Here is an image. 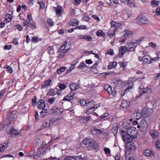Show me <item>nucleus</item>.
Segmentation results:
<instances>
[{"label":"nucleus","instance_id":"bf43d9fd","mask_svg":"<svg viewBox=\"0 0 160 160\" xmlns=\"http://www.w3.org/2000/svg\"><path fill=\"white\" fill-rule=\"evenodd\" d=\"M66 87V85L63 84H60L59 85V87L61 89H64Z\"/></svg>","mask_w":160,"mask_h":160},{"label":"nucleus","instance_id":"aec40b11","mask_svg":"<svg viewBox=\"0 0 160 160\" xmlns=\"http://www.w3.org/2000/svg\"><path fill=\"white\" fill-rule=\"evenodd\" d=\"M15 117L16 116L14 115L13 112H10L9 113L7 118V119L10 121L9 123H10L11 122L13 121Z\"/></svg>","mask_w":160,"mask_h":160},{"label":"nucleus","instance_id":"a18cd8bd","mask_svg":"<svg viewBox=\"0 0 160 160\" xmlns=\"http://www.w3.org/2000/svg\"><path fill=\"white\" fill-rule=\"evenodd\" d=\"M128 47L129 48L133 47H137V45H135L133 41L131 42H129L128 43Z\"/></svg>","mask_w":160,"mask_h":160},{"label":"nucleus","instance_id":"8fccbe9b","mask_svg":"<svg viewBox=\"0 0 160 160\" xmlns=\"http://www.w3.org/2000/svg\"><path fill=\"white\" fill-rule=\"evenodd\" d=\"M149 46L153 48H155L157 47V45L153 42H150L148 44Z\"/></svg>","mask_w":160,"mask_h":160},{"label":"nucleus","instance_id":"f3484780","mask_svg":"<svg viewBox=\"0 0 160 160\" xmlns=\"http://www.w3.org/2000/svg\"><path fill=\"white\" fill-rule=\"evenodd\" d=\"M143 155L147 157H152L154 155V153L152 151L149 149H146Z\"/></svg>","mask_w":160,"mask_h":160},{"label":"nucleus","instance_id":"4468645a","mask_svg":"<svg viewBox=\"0 0 160 160\" xmlns=\"http://www.w3.org/2000/svg\"><path fill=\"white\" fill-rule=\"evenodd\" d=\"M91 118L90 116L86 117H80L79 118V120L81 122L85 123L90 121Z\"/></svg>","mask_w":160,"mask_h":160},{"label":"nucleus","instance_id":"f704fd0d","mask_svg":"<svg viewBox=\"0 0 160 160\" xmlns=\"http://www.w3.org/2000/svg\"><path fill=\"white\" fill-rule=\"evenodd\" d=\"M52 112L57 113H62V112H61V111L60 110V109L58 108L57 107H54L53 108H52Z\"/></svg>","mask_w":160,"mask_h":160},{"label":"nucleus","instance_id":"680f3d73","mask_svg":"<svg viewBox=\"0 0 160 160\" xmlns=\"http://www.w3.org/2000/svg\"><path fill=\"white\" fill-rule=\"evenodd\" d=\"M156 13L157 15H160V7H157L156 11Z\"/></svg>","mask_w":160,"mask_h":160},{"label":"nucleus","instance_id":"864d4df0","mask_svg":"<svg viewBox=\"0 0 160 160\" xmlns=\"http://www.w3.org/2000/svg\"><path fill=\"white\" fill-rule=\"evenodd\" d=\"M39 3L40 5V8H41L43 9L44 8L45 4L42 1H39Z\"/></svg>","mask_w":160,"mask_h":160},{"label":"nucleus","instance_id":"c9c22d12","mask_svg":"<svg viewBox=\"0 0 160 160\" xmlns=\"http://www.w3.org/2000/svg\"><path fill=\"white\" fill-rule=\"evenodd\" d=\"M96 34L98 36H102L105 35L104 32L101 30H98L96 32Z\"/></svg>","mask_w":160,"mask_h":160},{"label":"nucleus","instance_id":"20e7f679","mask_svg":"<svg viewBox=\"0 0 160 160\" xmlns=\"http://www.w3.org/2000/svg\"><path fill=\"white\" fill-rule=\"evenodd\" d=\"M67 43V42L66 41H65L62 45L58 49V51L59 53L58 57L59 58H63L66 54L67 51L70 50L69 48L67 49V50L65 49Z\"/></svg>","mask_w":160,"mask_h":160},{"label":"nucleus","instance_id":"a19ab883","mask_svg":"<svg viewBox=\"0 0 160 160\" xmlns=\"http://www.w3.org/2000/svg\"><path fill=\"white\" fill-rule=\"evenodd\" d=\"M84 39L88 41H92V38L90 35H85Z\"/></svg>","mask_w":160,"mask_h":160},{"label":"nucleus","instance_id":"bb28decb","mask_svg":"<svg viewBox=\"0 0 160 160\" xmlns=\"http://www.w3.org/2000/svg\"><path fill=\"white\" fill-rule=\"evenodd\" d=\"M50 86V80L48 79L44 82V84H43L42 86V88H46L49 87Z\"/></svg>","mask_w":160,"mask_h":160},{"label":"nucleus","instance_id":"2eb2a0df","mask_svg":"<svg viewBox=\"0 0 160 160\" xmlns=\"http://www.w3.org/2000/svg\"><path fill=\"white\" fill-rule=\"evenodd\" d=\"M71 91L75 90L78 89L80 87L79 84L77 83H72L69 85Z\"/></svg>","mask_w":160,"mask_h":160},{"label":"nucleus","instance_id":"473e14b6","mask_svg":"<svg viewBox=\"0 0 160 160\" xmlns=\"http://www.w3.org/2000/svg\"><path fill=\"white\" fill-rule=\"evenodd\" d=\"M87 65L84 62H81L80 65L78 66V69H82L86 67Z\"/></svg>","mask_w":160,"mask_h":160},{"label":"nucleus","instance_id":"338daca9","mask_svg":"<svg viewBox=\"0 0 160 160\" xmlns=\"http://www.w3.org/2000/svg\"><path fill=\"white\" fill-rule=\"evenodd\" d=\"M92 17L93 18H94L95 20H97V21L99 22L100 21L99 18L96 15H92Z\"/></svg>","mask_w":160,"mask_h":160},{"label":"nucleus","instance_id":"603ef678","mask_svg":"<svg viewBox=\"0 0 160 160\" xmlns=\"http://www.w3.org/2000/svg\"><path fill=\"white\" fill-rule=\"evenodd\" d=\"M60 119H61L60 117L53 118L51 120V122H52V123H55L57 122V121Z\"/></svg>","mask_w":160,"mask_h":160},{"label":"nucleus","instance_id":"dca6fc26","mask_svg":"<svg viewBox=\"0 0 160 160\" xmlns=\"http://www.w3.org/2000/svg\"><path fill=\"white\" fill-rule=\"evenodd\" d=\"M6 131L8 133H10L13 134H17L18 133V132L12 127H9Z\"/></svg>","mask_w":160,"mask_h":160},{"label":"nucleus","instance_id":"3c124183","mask_svg":"<svg viewBox=\"0 0 160 160\" xmlns=\"http://www.w3.org/2000/svg\"><path fill=\"white\" fill-rule=\"evenodd\" d=\"M155 146L156 148L158 149H160V140H158L155 142Z\"/></svg>","mask_w":160,"mask_h":160},{"label":"nucleus","instance_id":"6e6552de","mask_svg":"<svg viewBox=\"0 0 160 160\" xmlns=\"http://www.w3.org/2000/svg\"><path fill=\"white\" fill-rule=\"evenodd\" d=\"M147 126V122L145 120L143 119L140 121V123L137 125V127L138 128H141L143 129L146 128Z\"/></svg>","mask_w":160,"mask_h":160},{"label":"nucleus","instance_id":"69168bd1","mask_svg":"<svg viewBox=\"0 0 160 160\" xmlns=\"http://www.w3.org/2000/svg\"><path fill=\"white\" fill-rule=\"evenodd\" d=\"M6 70L9 72V73H11L12 72V70L11 68L9 66H8Z\"/></svg>","mask_w":160,"mask_h":160},{"label":"nucleus","instance_id":"7c9ffc66","mask_svg":"<svg viewBox=\"0 0 160 160\" xmlns=\"http://www.w3.org/2000/svg\"><path fill=\"white\" fill-rule=\"evenodd\" d=\"M58 90L57 88H55L54 89H51V95L53 96L55 94L58 93V95L60 94V93L58 91Z\"/></svg>","mask_w":160,"mask_h":160},{"label":"nucleus","instance_id":"4d7b16f0","mask_svg":"<svg viewBox=\"0 0 160 160\" xmlns=\"http://www.w3.org/2000/svg\"><path fill=\"white\" fill-rule=\"evenodd\" d=\"M32 40L33 42H37L38 41V37L34 36L32 37Z\"/></svg>","mask_w":160,"mask_h":160},{"label":"nucleus","instance_id":"412c9836","mask_svg":"<svg viewBox=\"0 0 160 160\" xmlns=\"http://www.w3.org/2000/svg\"><path fill=\"white\" fill-rule=\"evenodd\" d=\"M127 84L128 85H129L130 86H129V87L128 88L126 89L124 91H123L121 93V95H122V96H123L124 95L125 93L127 91H128V90L130 89H131L132 88V86L133 84L132 82H128L127 83Z\"/></svg>","mask_w":160,"mask_h":160},{"label":"nucleus","instance_id":"9d476101","mask_svg":"<svg viewBox=\"0 0 160 160\" xmlns=\"http://www.w3.org/2000/svg\"><path fill=\"white\" fill-rule=\"evenodd\" d=\"M128 50V48L126 46H121L119 49V53L118 56L120 57H122L124 53Z\"/></svg>","mask_w":160,"mask_h":160},{"label":"nucleus","instance_id":"c85d7f7f","mask_svg":"<svg viewBox=\"0 0 160 160\" xmlns=\"http://www.w3.org/2000/svg\"><path fill=\"white\" fill-rule=\"evenodd\" d=\"M62 7L59 5L57 6V8L56 9V12L57 15H59L61 13Z\"/></svg>","mask_w":160,"mask_h":160},{"label":"nucleus","instance_id":"49530a36","mask_svg":"<svg viewBox=\"0 0 160 160\" xmlns=\"http://www.w3.org/2000/svg\"><path fill=\"white\" fill-rule=\"evenodd\" d=\"M78 102H79L83 106H87V102H85V100H78Z\"/></svg>","mask_w":160,"mask_h":160},{"label":"nucleus","instance_id":"5fc2aeb1","mask_svg":"<svg viewBox=\"0 0 160 160\" xmlns=\"http://www.w3.org/2000/svg\"><path fill=\"white\" fill-rule=\"evenodd\" d=\"M15 27L19 31H21L23 28L21 25L19 24H16Z\"/></svg>","mask_w":160,"mask_h":160},{"label":"nucleus","instance_id":"774afa93","mask_svg":"<svg viewBox=\"0 0 160 160\" xmlns=\"http://www.w3.org/2000/svg\"><path fill=\"white\" fill-rule=\"evenodd\" d=\"M59 137V135H56L55 136H53L51 138V142L54 140L56 139Z\"/></svg>","mask_w":160,"mask_h":160},{"label":"nucleus","instance_id":"ea45409f","mask_svg":"<svg viewBox=\"0 0 160 160\" xmlns=\"http://www.w3.org/2000/svg\"><path fill=\"white\" fill-rule=\"evenodd\" d=\"M159 1L155 0H152L151 1V4L152 7L157 6L159 4Z\"/></svg>","mask_w":160,"mask_h":160},{"label":"nucleus","instance_id":"72a5a7b5","mask_svg":"<svg viewBox=\"0 0 160 160\" xmlns=\"http://www.w3.org/2000/svg\"><path fill=\"white\" fill-rule=\"evenodd\" d=\"M66 68L65 67H60L57 70V73L58 74H60L62 72H64Z\"/></svg>","mask_w":160,"mask_h":160},{"label":"nucleus","instance_id":"58836bf2","mask_svg":"<svg viewBox=\"0 0 160 160\" xmlns=\"http://www.w3.org/2000/svg\"><path fill=\"white\" fill-rule=\"evenodd\" d=\"M95 106H94L92 108H90L88 109L86 112V113L87 114H89L91 113H92L94 111V109L95 108Z\"/></svg>","mask_w":160,"mask_h":160},{"label":"nucleus","instance_id":"7ed1b4c3","mask_svg":"<svg viewBox=\"0 0 160 160\" xmlns=\"http://www.w3.org/2000/svg\"><path fill=\"white\" fill-rule=\"evenodd\" d=\"M50 141H49L48 144L46 143L45 142H42V144L40 145L39 147L38 148V150L40 152L41 154L44 155L47 152L48 150H50V145L49 144Z\"/></svg>","mask_w":160,"mask_h":160},{"label":"nucleus","instance_id":"052dcab7","mask_svg":"<svg viewBox=\"0 0 160 160\" xmlns=\"http://www.w3.org/2000/svg\"><path fill=\"white\" fill-rule=\"evenodd\" d=\"M107 54H110L111 55L113 54V49H110L109 50H108V51L107 52Z\"/></svg>","mask_w":160,"mask_h":160},{"label":"nucleus","instance_id":"a211bd4d","mask_svg":"<svg viewBox=\"0 0 160 160\" xmlns=\"http://www.w3.org/2000/svg\"><path fill=\"white\" fill-rule=\"evenodd\" d=\"M75 93H72L70 92L68 94L67 96H66L62 100V101H70L73 98V96Z\"/></svg>","mask_w":160,"mask_h":160},{"label":"nucleus","instance_id":"4be33fe9","mask_svg":"<svg viewBox=\"0 0 160 160\" xmlns=\"http://www.w3.org/2000/svg\"><path fill=\"white\" fill-rule=\"evenodd\" d=\"M113 126H114L112 128L111 130L114 135L115 136L118 131V127L117 124H114Z\"/></svg>","mask_w":160,"mask_h":160},{"label":"nucleus","instance_id":"9b49d317","mask_svg":"<svg viewBox=\"0 0 160 160\" xmlns=\"http://www.w3.org/2000/svg\"><path fill=\"white\" fill-rule=\"evenodd\" d=\"M130 102L128 100H123L122 101L121 107L123 109L126 108L130 105Z\"/></svg>","mask_w":160,"mask_h":160},{"label":"nucleus","instance_id":"e433bc0d","mask_svg":"<svg viewBox=\"0 0 160 160\" xmlns=\"http://www.w3.org/2000/svg\"><path fill=\"white\" fill-rule=\"evenodd\" d=\"M151 135L153 138H156L158 137V134L157 133L153 131L151 132Z\"/></svg>","mask_w":160,"mask_h":160},{"label":"nucleus","instance_id":"423d86ee","mask_svg":"<svg viewBox=\"0 0 160 160\" xmlns=\"http://www.w3.org/2000/svg\"><path fill=\"white\" fill-rule=\"evenodd\" d=\"M36 23L34 22H29L27 20H25L23 22V26H24L29 27L32 29H36Z\"/></svg>","mask_w":160,"mask_h":160},{"label":"nucleus","instance_id":"13d9d810","mask_svg":"<svg viewBox=\"0 0 160 160\" xmlns=\"http://www.w3.org/2000/svg\"><path fill=\"white\" fill-rule=\"evenodd\" d=\"M104 150L106 154H110V150L109 148L105 147L104 148Z\"/></svg>","mask_w":160,"mask_h":160},{"label":"nucleus","instance_id":"0eeeda50","mask_svg":"<svg viewBox=\"0 0 160 160\" xmlns=\"http://www.w3.org/2000/svg\"><path fill=\"white\" fill-rule=\"evenodd\" d=\"M111 27L110 28V31H116L117 30V28L120 26H122L121 23H117L114 21H112L110 22Z\"/></svg>","mask_w":160,"mask_h":160},{"label":"nucleus","instance_id":"6e6d98bb","mask_svg":"<svg viewBox=\"0 0 160 160\" xmlns=\"http://www.w3.org/2000/svg\"><path fill=\"white\" fill-rule=\"evenodd\" d=\"M107 91L109 94H112V93H113V90H112V88L110 86L109 87Z\"/></svg>","mask_w":160,"mask_h":160},{"label":"nucleus","instance_id":"c03bdc74","mask_svg":"<svg viewBox=\"0 0 160 160\" xmlns=\"http://www.w3.org/2000/svg\"><path fill=\"white\" fill-rule=\"evenodd\" d=\"M35 121L36 122L39 119L40 116L38 113V111L36 110L35 111Z\"/></svg>","mask_w":160,"mask_h":160},{"label":"nucleus","instance_id":"393cba45","mask_svg":"<svg viewBox=\"0 0 160 160\" xmlns=\"http://www.w3.org/2000/svg\"><path fill=\"white\" fill-rule=\"evenodd\" d=\"M70 24L72 26H77L78 24V22L74 19H72L69 22Z\"/></svg>","mask_w":160,"mask_h":160},{"label":"nucleus","instance_id":"09e8293b","mask_svg":"<svg viewBox=\"0 0 160 160\" xmlns=\"http://www.w3.org/2000/svg\"><path fill=\"white\" fill-rule=\"evenodd\" d=\"M75 29H85L86 28V27L85 25H81L76 28H74Z\"/></svg>","mask_w":160,"mask_h":160},{"label":"nucleus","instance_id":"79ce46f5","mask_svg":"<svg viewBox=\"0 0 160 160\" xmlns=\"http://www.w3.org/2000/svg\"><path fill=\"white\" fill-rule=\"evenodd\" d=\"M37 98L36 96H34L32 98V104L33 106H35L37 105Z\"/></svg>","mask_w":160,"mask_h":160},{"label":"nucleus","instance_id":"4c0bfd02","mask_svg":"<svg viewBox=\"0 0 160 160\" xmlns=\"http://www.w3.org/2000/svg\"><path fill=\"white\" fill-rule=\"evenodd\" d=\"M6 18L5 19V22H10L11 21L12 17L11 15L9 14H8L6 15Z\"/></svg>","mask_w":160,"mask_h":160},{"label":"nucleus","instance_id":"b1692460","mask_svg":"<svg viewBox=\"0 0 160 160\" xmlns=\"http://www.w3.org/2000/svg\"><path fill=\"white\" fill-rule=\"evenodd\" d=\"M133 116L135 118V119L138 120L141 118L142 115L138 112H134L133 114Z\"/></svg>","mask_w":160,"mask_h":160},{"label":"nucleus","instance_id":"c756f323","mask_svg":"<svg viewBox=\"0 0 160 160\" xmlns=\"http://www.w3.org/2000/svg\"><path fill=\"white\" fill-rule=\"evenodd\" d=\"M115 32L113 31H110V29H109L107 33V35L110 38L113 37L115 36Z\"/></svg>","mask_w":160,"mask_h":160},{"label":"nucleus","instance_id":"39448f33","mask_svg":"<svg viewBox=\"0 0 160 160\" xmlns=\"http://www.w3.org/2000/svg\"><path fill=\"white\" fill-rule=\"evenodd\" d=\"M137 20V22L139 25H145L149 23L148 19L142 14H140L138 16Z\"/></svg>","mask_w":160,"mask_h":160},{"label":"nucleus","instance_id":"2f4dec72","mask_svg":"<svg viewBox=\"0 0 160 160\" xmlns=\"http://www.w3.org/2000/svg\"><path fill=\"white\" fill-rule=\"evenodd\" d=\"M8 143H5L4 144L2 145H1L0 146V152L4 150L8 145Z\"/></svg>","mask_w":160,"mask_h":160},{"label":"nucleus","instance_id":"1a4fd4ad","mask_svg":"<svg viewBox=\"0 0 160 160\" xmlns=\"http://www.w3.org/2000/svg\"><path fill=\"white\" fill-rule=\"evenodd\" d=\"M91 133L94 135L102 134V131L99 129L95 127H93L91 129Z\"/></svg>","mask_w":160,"mask_h":160},{"label":"nucleus","instance_id":"f8f14e48","mask_svg":"<svg viewBox=\"0 0 160 160\" xmlns=\"http://www.w3.org/2000/svg\"><path fill=\"white\" fill-rule=\"evenodd\" d=\"M126 144V148L127 150H134L135 149V144L133 142L130 141Z\"/></svg>","mask_w":160,"mask_h":160},{"label":"nucleus","instance_id":"f03ea898","mask_svg":"<svg viewBox=\"0 0 160 160\" xmlns=\"http://www.w3.org/2000/svg\"><path fill=\"white\" fill-rule=\"evenodd\" d=\"M82 143L86 146H89L93 148L96 151L98 149L99 146L98 144L92 138L88 139L83 140Z\"/></svg>","mask_w":160,"mask_h":160},{"label":"nucleus","instance_id":"cd10ccee","mask_svg":"<svg viewBox=\"0 0 160 160\" xmlns=\"http://www.w3.org/2000/svg\"><path fill=\"white\" fill-rule=\"evenodd\" d=\"M117 65V63L115 62H111L109 63L108 68V69H109L114 68Z\"/></svg>","mask_w":160,"mask_h":160},{"label":"nucleus","instance_id":"5701e85b","mask_svg":"<svg viewBox=\"0 0 160 160\" xmlns=\"http://www.w3.org/2000/svg\"><path fill=\"white\" fill-rule=\"evenodd\" d=\"M151 58L148 55H145L143 56V61L144 62L148 64L152 63Z\"/></svg>","mask_w":160,"mask_h":160},{"label":"nucleus","instance_id":"a878e982","mask_svg":"<svg viewBox=\"0 0 160 160\" xmlns=\"http://www.w3.org/2000/svg\"><path fill=\"white\" fill-rule=\"evenodd\" d=\"M125 32L124 36L125 37H131L133 35V32L128 30H125L124 31Z\"/></svg>","mask_w":160,"mask_h":160},{"label":"nucleus","instance_id":"37998d69","mask_svg":"<svg viewBox=\"0 0 160 160\" xmlns=\"http://www.w3.org/2000/svg\"><path fill=\"white\" fill-rule=\"evenodd\" d=\"M50 125V122L49 121V122L48 121H45L43 124V126L45 128H49Z\"/></svg>","mask_w":160,"mask_h":160},{"label":"nucleus","instance_id":"6ab92c4d","mask_svg":"<svg viewBox=\"0 0 160 160\" xmlns=\"http://www.w3.org/2000/svg\"><path fill=\"white\" fill-rule=\"evenodd\" d=\"M45 107V104L44 101L43 100H41L38 102V108L40 109H43Z\"/></svg>","mask_w":160,"mask_h":160},{"label":"nucleus","instance_id":"de8ad7c7","mask_svg":"<svg viewBox=\"0 0 160 160\" xmlns=\"http://www.w3.org/2000/svg\"><path fill=\"white\" fill-rule=\"evenodd\" d=\"M64 160H76V158L73 157L67 156L64 158Z\"/></svg>","mask_w":160,"mask_h":160},{"label":"nucleus","instance_id":"ddd939ff","mask_svg":"<svg viewBox=\"0 0 160 160\" xmlns=\"http://www.w3.org/2000/svg\"><path fill=\"white\" fill-rule=\"evenodd\" d=\"M151 92V89L149 88H147L144 89L142 92L141 94V95H144L145 97V98H147L148 97V93Z\"/></svg>","mask_w":160,"mask_h":160},{"label":"nucleus","instance_id":"e2e57ef3","mask_svg":"<svg viewBox=\"0 0 160 160\" xmlns=\"http://www.w3.org/2000/svg\"><path fill=\"white\" fill-rule=\"evenodd\" d=\"M27 18L28 19V21L29 22H31V21L32 20V15L31 14H30L28 15L27 16Z\"/></svg>","mask_w":160,"mask_h":160},{"label":"nucleus","instance_id":"0e129e2a","mask_svg":"<svg viewBox=\"0 0 160 160\" xmlns=\"http://www.w3.org/2000/svg\"><path fill=\"white\" fill-rule=\"evenodd\" d=\"M12 47L11 45H6L4 46V49H7V50H10V49Z\"/></svg>","mask_w":160,"mask_h":160},{"label":"nucleus","instance_id":"f257e3e1","mask_svg":"<svg viewBox=\"0 0 160 160\" xmlns=\"http://www.w3.org/2000/svg\"><path fill=\"white\" fill-rule=\"evenodd\" d=\"M134 132V130L132 131L131 128L128 129L127 132L124 131H121L123 140L124 142L128 143L132 140L134 137L133 132Z\"/></svg>","mask_w":160,"mask_h":160}]
</instances>
